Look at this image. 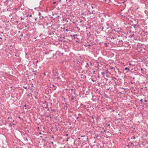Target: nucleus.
<instances>
[{"instance_id":"25","label":"nucleus","mask_w":148,"mask_h":148,"mask_svg":"<svg viewBox=\"0 0 148 148\" xmlns=\"http://www.w3.org/2000/svg\"><path fill=\"white\" fill-rule=\"evenodd\" d=\"M56 3V2H53V4H55Z\"/></svg>"},{"instance_id":"16","label":"nucleus","mask_w":148,"mask_h":148,"mask_svg":"<svg viewBox=\"0 0 148 148\" xmlns=\"http://www.w3.org/2000/svg\"><path fill=\"white\" fill-rule=\"evenodd\" d=\"M23 88L25 89H27V87L23 86Z\"/></svg>"},{"instance_id":"21","label":"nucleus","mask_w":148,"mask_h":148,"mask_svg":"<svg viewBox=\"0 0 148 148\" xmlns=\"http://www.w3.org/2000/svg\"><path fill=\"white\" fill-rule=\"evenodd\" d=\"M141 71L142 72V71L143 70V68H141Z\"/></svg>"},{"instance_id":"45","label":"nucleus","mask_w":148,"mask_h":148,"mask_svg":"<svg viewBox=\"0 0 148 148\" xmlns=\"http://www.w3.org/2000/svg\"><path fill=\"white\" fill-rule=\"evenodd\" d=\"M129 72V71H127L126 72V73H128Z\"/></svg>"},{"instance_id":"44","label":"nucleus","mask_w":148,"mask_h":148,"mask_svg":"<svg viewBox=\"0 0 148 148\" xmlns=\"http://www.w3.org/2000/svg\"><path fill=\"white\" fill-rule=\"evenodd\" d=\"M61 0H59V2H61Z\"/></svg>"},{"instance_id":"24","label":"nucleus","mask_w":148,"mask_h":148,"mask_svg":"<svg viewBox=\"0 0 148 148\" xmlns=\"http://www.w3.org/2000/svg\"><path fill=\"white\" fill-rule=\"evenodd\" d=\"M108 127H110V124H108Z\"/></svg>"},{"instance_id":"6","label":"nucleus","mask_w":148,"mask_h":148,"mask_svg":"<svg viewBox=\"0 0 148 148\" xmlns=\"http://www.w3.org/2000/svg\"><path fill=\"white\" fill-rule=\"evenodd\" d=\"M51 110L52 111H53V112H56V110L55 109H52L51 108Z\"/></svg>"},{"instance_id":"47","label":"nucleus","mask_w":148,"mask_h":148,"mask_svg":"<svg viewBox=\"0 0 148 148\" xmlns=\"http://www.w3.org/2000/svg\"><path fill=\"white\" fill-rule=\"evenodd\" d=\"M52 86H54V85L53 84H52Z\"/></svg>"},{"instance_id":"14","label":"nucleus","mask_w":148,"mask_h":148,"mask_svg":"<svg viewBox=\"0 0 148 148\" xmlns=\"http://www.w3.org/2000/svg\"><path fill=\"white\" fill-rule=\"evenodd\" d=\"M110 69H115V68H114V67H112L110 68Z\"/></svg>"},{"instance_id":"31","label":"nucleus","mask_w":148,"mask_h":148,"mask_svg":"<svg viewBox=\"0 0 148 148\" xmlns=\"http://www.w3.org/2000/svg\"><path fill=\"white\" fill-rule=\"evenodd\" d=\"M66 32H68V30L67 29H66Z\"/></svg>"},{"instance_id":"10","label":"nucleus","mask_w":148,"mask_h":148,"mask_svg":"<svg viewBox=\"0 0 148 148\" xmlns=\"http://www.w3.org/2000/svg\"><path fill=\"white\" fill-rule=\"evenodd\" d=\"M45 55H47V54H49V53L47 51H45Z\"/></svg>"},{"instance_id":"32","label":"nucleus","mask_w":148,"mask_h":148,"mask_svg":"<svg viewBox=\"0 0 148 148\" xmlns=\"http://www.w3.org/2000/svg\"><path fill=\"white\" fill-rule=\"evenodd\" d=\"M37 18H35V21H36L37 19Z\"/></svg>"},{"instance_id":"53","label":"nucleus","mask_w":148,"mask_h":148,"mask_svg":"<svg viewBox=\"0 0 148 148\" xmlns=\"http://www.w3.org/2000/svg\"><path fill=\"white\" fill-rule=\"evenodd\" d=\"M110 108V109H111V108Z\"/></svg>"},{"instance_id":"11","label":"nucleus","mask_w":148,"mask_h":148,"mask_svg":"<svg viewBox=\"0 0 148 148\" xmlns=\"http://www.w3.org/2000/svg\"><path fill=\"white\" fill-rule=\"evenodd\" d=\"M135 138L136 137L135 136H133L132 138H133V139H135Z\"/></svg>"},{"instance_id":"35","label":"nucleus","mask_w":148,"mask_h":148,"mask_svg":"<svg viewBox=\"0 0 148 148\" xmlns=\"http://www.w3.org/2000/svg\"><path fill=\"white\" fill-rule=\"evenodd\" d=\"M51 144H53V142H51Z\"/></svg>"},{"instance_id":"59","label":"nucleus","mask_w":148,"mask_h":148,"mask_svg":"<svg viewBox=\"0 0 148 148\" xmlns=\"http://www.w3.org/2000/svg\"><path fill=\"white\" fill-rule=\"evenodd\" d=\"M19 118H20V117H19Z\"/></svg>"},{"instance_id":"9","label":"nucleus","mask_w":148,"mask_h":148,"mask_svg":"<svg viewBox=\"0 0 148 148\" xmlns=\"http://www.w3.org/2000/svg\"><path fill=\"white\" fill-rule=\"evenodd\" d=\"M46 117L47 118H49V117L50 118V119H52V118L51 117V116L50 115H47V116H46Z\"/></svg>"},{"instance_id":"5","label":"nucleus","mask_w":148,"mask_h":148,"mask_svg":"<svg viewBox=\"0 0 148 148\" xmlns=\"http://www.w3.org/2000/svg\"><path fill=\"white\" fill-rule=\"evenodd\" d=\"M75 98V97L74 96H72V97L71 98V100H73L74 99V98Z\"/></svg>"},{"instance_id":"56","label":"nucleus","mask_w":148,"mask_h":148,"mask_svg":"<svg viewBox=\"0 0 148 148\" xmlns=\"http://www.w3.org/2000/svg\"><path fill=\"white\" fill-rule=\"evenodd\" d=\"M78 118H78V117H77V119H78Z\"/></svg>"},{"instance_id":"57","label":"nucleus","mask_w":148,"mask_h":148,"mask_svg":"<svg viewBox=\"0 0 148 148\" xmlns=\"http://www.w3.org/2000/svg\"><path fill=\"white\" fill-rule=\"evenodd\" d=\"M88 45L89 46H90V45Z\"/></svg>"},{"instance_id":"15","label":"nucleus","mask_w":148,"mask_h":148,"mask_svg":"<svg viewBox=\"0 0 148 148\" xmlns=\"http://www.w3.org/2000/svg\"><path fill=\"white\" fill-rule=\"evenodd\" d=\"M48 104H47L46 105V106H44V107L45 108H48Z\"/></svg>"},{"instance_id":"8","label":"nucleus","mask_w":148,"mask_h":148,"mask_svg":"<svg viewBox=\"0 0 148 148\" xmlns=\"http://www.w3.org/2000/svg\"><path fill=\"white\" fill-rule=\"evenodd\" d=\"M125 70H128V71H130V69L128 68L127 67H126L125 69Z\"/></svg>"},{"instance_id":"49","label":"nucleus","mask_w":148,"mask_h":148,"mask_svg":"<svg viewBox=\"0 0 148 148\" xmlns=\"http://www.w3.org/2000/svg\"><path fill=\"white\" fill-rule=\"evenodd\" d=\"M44 18V17L43 16H42V18Z\"/></svg>"},{"instance_id":"2","label":"nucleus","mask_w":148,"mask_h":148,"mask_svg":"<svg viewBox=\"0 0 148 148\" xmlns=\"http://www.w3.org/2000/svg\"><path fill=\"white\" fill-rule=\"evenodd\" d=\"M112 81L114 82V83L115 84V85H114V86H115L117 84L116 82L117 81L116 80V78L115 77H113L112 78Z\"/></svg>"},{"instance_id":"4","label":"nucleus","mask_w":148,"mask_h":148,"mask_svg":"<svg viewBox=\"0 0 148 148\" xmlns=\"http://www.w3.org/2000/svg\"><path fill=\"white\" fill-rule=\"evenodd\" d=\"M30 96H32V93H31L30 92L29 94H28L27 96L29 97Z\"/></svg>"},{"instance_id":"41","label":"nucleus","mask_w":148,"mask_h":148,"mask_svg":"<svg viewBox=\"0 0 148 148\" xmlns=\"http://www.w3.org/2000/svg\"><path fill=\"white\" fill-rule=\"evenodd\" d=\"M91 12H92L91 13H92V14L93 13V12L92 11H91Z\"/></svg>"},{"instance_id":"26","label":"nucleus","mask_w":148,"mask_h":148,"mask_svg":"<svg viewBox=\"0 0 148 148\" xmlns=\"http://www.w3.org/2000/svg\"><path fill=\"white\" fill-rule=\"evenodd\" d=\"M66 136H68V134H66Z\"/></svg>"},{"instance_id":"12","label":"nucleus","mask_w":148,"mask_h":148,"mask_svg":"<svg viewBox=\"0 0 148 148\" xmlns=\"http://www.w3.org/2000/svg\"><path fill=\"white\" fill-rule=\"evenodd\" d=\"M70 138V137H68V138H67V139H66V141H68V139H69Z\"/></svg>"},{"instance_id":"43","label":"nucleus","mask_w":148,"mask_h":148,"mask_svg":"<svg viewBox=\"0 0 148 148\" xmlns=\"http://www.w3.org/2000/svg\"><path fill=\"white\" fill-rule=\"evenodd\" d=\"M9 122H11V120H9Z\"/></svg>"},{"instance_id":"54","label":"nucleus","mask_w":148,"mask_h":148,"mask_svg":"<svg viewBox=\"0 0 148 148\" xmlns=\"http://www.w3.org/2000/svg\"><path fill=\"white\" fill-rule=\"evenodd\" d=\"M66 105H67V104L66 103H65Z\"/></svg>"},{"instance_id":"55","label":"nucleus","mask_w":148,"mask_h":148,"mask_svg":"<svg viewBox=\"0 0 148 148\" xmlns=\"http://www.w3.org/2000/svg\"><path fill=\"white\" fill-rule=\"evenodd\" d=\"M44 75H45V73H44Z\"/></svg>"},{"instance_id":"58","label":"nucleus","mask_w":148,"mask_h":148,"mask_svg":"<svg viewBox=\"0 0 148 148\" xmlns=\"http://www.w3.org/2000/svg\"><path fill=\"white\" fill-rule=\"evenodd\" d=\"M52 104V103H51V105Z\"/></svg>"},{"instance_id":"29","label":"nucleus","mask_w":148,"mask_h":148,"mask_svg":"<svg viewBox=\"0 0 148 148\" xmlns=\"http://www.w3.org/2000/svg\"><path fill=\"white\" fill-rule=\"evenodd\" d=\"M91 7H92V9H93L94 8V7L92 5L91 6Z\"/></svg>"},{"instance_id":"13","label":"nucleus","mask_w":148,"mask_h":148,"mask_svg":"<svg viewBox=\"0 0 148 148\" xmlns=\"http://www.w3.org/2000/svg\"><path fill=\"white\" fill-rule=\"evenodd\" d=\"M140 101L142 103L143 102V99H140Z\"/></svg>"},{"instance_id":"37","label":"nucleus","mask_w":148,"mask_h":148,"mask_svg":"<svg viewBox=\"0 0 148 148\" xmlns=\"http://www.w3.org/2000/svg\"><path fill=\"white\" fill-rule=\"evenodd\" d=\"M24 107H26V105L25 104L24 106Z\"/></svg>"},{"instance_id":"50","label":"nucleus","mask_w":148,"mask_h":148,"mask_svg":"<svg viewBox=\"0 0 148 148\" xmlns=\"http://www.w3.org/2000/svg\"><path fill=\"white\" fill-rule=\"evenodd\" d=\"M113 112H114V110H112Z\"/></svg>"},{"instance_id":"20","label":"nucleus","mask_w":148,"mask_h":148,"mask_svg":"<svg viewBox=\"0 0 148 148\" xmlns=\"http://www.w3.org/2000/svg\"><path fill=\"white\" fill-rule=\"evenodd\" d=\"M136 25H137V24H134V27H135V26H136Z\"/></svg>"},{"instance_id":"7","label":"nucleus","mask_w":148,"mask_h":148,"mask_svg":"<svg viewBox=\"0 0 148 148\" xmlns=\"http://www.w3.org/2000/svg\"><path fill=\"white\" fill-rule=\"evenodd\" d=\"M11 119V120H12V116L10 117H9L8 118V119Z\"/></svg>"},{"instance_id":"48","label":"nucleus","mask_w":148,"mask_h":148,"mask_svg":"<svg viewBox=\"0 0 148 148\" xmlns=\"http://www.w3.org/2000/svg\"><path fill=\"white\" fill-rule=\"evenodd\" d=\"M15 56H16V55H15Z\"/></svg>"},{"instance_id":"46","label":"nucleus","mask_w":148,"mask_h":148,"mask_svg":"<svg viewBox=\"0 0 148 148\" xmlns=\"http://www.w3.org/2000/svg\"><path fill=\"white\" fill-rule=\"evenodd\" d=\"M49 35H51V33H49Z\"/></svg>"},{"instance_id":"33","label":"nucleus","mask_w":148,"mask_h":148,"mask_svg":"<svg viewBox=\"0 0 148 148\" xmlns=\"http://www.w3.org/2000/svg\"><path fill=\"white\" fill-rule=\"evenodd\" d=\"M114 39V37H113L112 38H111V39Z\"/></svg>"},{"instance_id":"27","label":"nucleus","mask_w":148,"mask_h":148,"mask_svg":"<svg viewBox=\"0 0 148 148\" xmlns=\"http://www.w3.org/2000/svg\"><path fill=\"white\" fill-rule=\"evenodd\" d=\"M33 71V72H36V71Z\"/></svg>"},{"instance_id":"39","label":"nucleus","mask_w":148,"mask_h":148,"mask_svg":"<svg viewBox=\"0 0 148 148\" xmlns=\"http://www.w3.org/2000/svg\"><path fill=\"white\" fill-rule=\"evenodd\" d=\"M35 98L36 99H37V97H36V96L35 97Z\"/></svg>"},{"instance_id":"30","label":"nucleus","mask_w":148,"mask_h":148,"mask_svg":"<svg viewBox=\"0 0 148 148\" xmlns=\"http://www.w3.org/2000/svg\"><path fill=\"white\" fill-rule=\"evenodd\" d=\"M32 16V15H29V17H31Z\"/></svg>"},{"instance_id":"36","label":"nucleus","mask_w":148,"mask_h":148,"mask_svg":"<svg viewBox=\"0 0 148 148\" xmlns=\"http://www.w3.org/2000/svg\"><path fill=\"white\" fill-rule=\"evenodd\" d=\"M36 63L38 62V60H37L36 61Z\"/></svg>"},{"instance_id":"17","label":"nucleus","mask_w":148,"mask_h":148,"mask_svg":"<svg viewBox=\"0 0 148 148\" xmlns=\"http://www.w3.org/2000/svg\"><path fill=\"white\" fill-rule=\"evenodd\" d=\"M134 34H132L131 36V37H134Z\"/></svg>"},{"instance_id":"18","label":"nucleus","mask_w":148,"mask_h":148,"mask_svg":"<svg viewBox=\"0 0 148 148\" xmlns=\"http://www.w3.org/2000/svg\"><path fill=\"white\" fill-rule=\"evenodd\" d=\"M101 74L102 75H104L105 74V73L104 72H101Z\"/></svg>"},{"instance_id":"40","label":"nucleus","mask_w":148,"mask_h":148,"mask_svg":"<svg viewBox=\"0 0 148 148\" xmlns=\"http://www.w3.org/2000/svg\"><path fill=\"white\" fill-rule=\"evenodd\" d=\"M14 122V120H13L12 121V122Z\"/></svg>"},{"instance_id":"28","label":"nucleus","mask_w":148,"mask_h":148,"mask_svg":"<svg viewBox=\"0 0 148 148\" xmlns=\"http://www.w3.org/2000/svg\"><path fill=\"white\" fill-rule=\"evenodd\" d=\"M24 18H21V19L22 20H23V19H24Z\"/></svg>"},{"instance_id":"1","label":"nucleus","mask_w":148,"mask_h":148,"mask_svg":"<svg viewBox=\"0 0 148 148\" xmlns=\"http://www.w3.org/2000/svg\"><path fill=\"white\" fill-rule=\"evenodd\" d=\"M109 24L106 23V24H104L102 27V31H104V29L106 30L109 28Z\"/></svg>"},{"instance_id":"19","label":"nucleus","mask_w":148,"mask_h":148,"mask_svg":"<svg viewBox=\"0 0 148 148\" xmlns=\"http://www.w3.org/2000/svg\"><path fill=\"white\" fill-rule=\"evenodd\" d=\"M92 81L93 82L96 81V80H94L93 79H92Z\"/></svg>"},{"instance_id":"38","label":"nucleus","mask_w":148,"mask_h":148,"mask_svg":"<svg viewBox=\"0 0 148 148\" xmlns=\"http://www.w3.org/2000/svg\"><path fill=\"white\" fill-rule=\"evenodd\" d=\"M34 75H36V73H34Z\"/></svg>"},{"instance_id":"34","label":"nucleus","mask_w":148,"mask_h":148,"mask_svg":"<svg viewBox=\"0 0 148 148\" xmlns=\"http://www.w3.org/2000/svg\"><path fill=\"white\" fill-rule=\"evenodd\" d=\"M110 88L109 87V88H108L107 89V90H109V89H110Z\"/></svg>"},{"instance_id":"52","label":"nucleus","mask_w":148,"mask_h":148,"mask_svg":"<svg viewBox=\"0 0 148 148\" xmlns=\"http://www.w3.org/2000/svg\"><path fill=\"white\" fill-rule=\"evenodd\" d=\"M131 144H132V145H133V143H131Z\"/></svg>"},{"instance_id":"51","label":"nucleus","mask_w":148,"mask_h":148,"mask_svg":"<svg viewBox=\"0 0 148 148\" xmlns=\"http://www.w3.org/2000/svg\"><path fill=\"white\" fill-rule=\"evenodd\" d=\"M41 35H42V34H41L40 36H41Z\"/></svg>"},{"instance_id":"23","label":"nucleus","mask_w":148,"mask_h":148,"mask_svg":"<svg viewBox=\"0 0 148 148\" xmlns=\"http://www.w3.org/2000/svg\"><path fill=\"white\" fill-rule=\"evenodd\" d=\"M144 101H145V102H147V100H144Z\"/></svg>"},{"instance_id":"22","label":"nucleus","mask_w":148,"mask_h":148,"mask_svg":"<svg viewBox=\"0 0 148 148\" xmlns=\"http://www.w3.org/2000/svg\"><path fill=\"white\" fill-rule=\"evenodd\" d=\"M41 14L40 12H39L38 13V15L39 16L40 15H41Z\"/></svg>"},{"instance_id":"3","label":"nucleus","mask_w":148,"mask_h":148,"mask_svg":"<svg viewBox=\"0 0 148 148\" xmlns=\"http://www.w3.org/2000/svg\"><path fill=\"white\" fill-rule=\"evenodd\" d=\"M13 125H15V124L12 123H10V124H9V126H10V127H12V126Z\"/></svg>"},{"instance_id":"42","label":"nucleus","mask_w":148,"mask_h":148,"mask_svg":"<svg viewBox=\"0 0 148 148\" xmlns=\"http://www.w3.org/2000/svg\"><path fill=\"white\" fill-rule=\"evenodd\" d=\"M21 36H23V34H21Z\"/></svg>"}]
</instances>
